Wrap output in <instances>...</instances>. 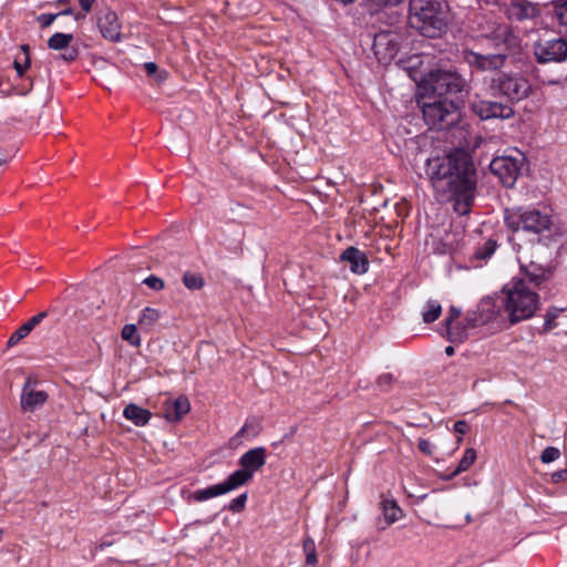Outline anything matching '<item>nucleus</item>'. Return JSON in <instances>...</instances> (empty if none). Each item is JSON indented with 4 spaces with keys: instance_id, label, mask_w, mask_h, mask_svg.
Returning a JSON list of instances; mask_svg holds the SVG:
<instances>
[{
    "instance_id": "nucleus-1",
    "label": "nucleus",
    "mask_w": 567,
    "mask_h": 567,
    "mask_svg": "<svg viewBox=\"0 0 567 567\" xmlns=\"http://www.w3.org/2000/svg\"><path fill=\"white\" fill-rule=\"evenodd\" d=\"M425 174L437 197L452 202L460 216L471 213L475 200L477 174L472 156L463 148L432 156L425 162Z\"/></svg>"
},
{
    "instance_id": "nucleus-2",
    "label": "nucleus",
    "mask_w": 567,
    "mask_h": 567,
    "mask_svg": "<svg viewBox=\"0 0 567 567\" xmlns=\"http://www.w3.org/2000/svg\"><path fill=\"white\" fill-rule=\"evenodd\" d=\"M504 223L513 233L523 231L537 237V241L548 246L558 236L549 214L533 206H518L504 210Z\"/></svg>"
},
{
    "instance_id": "nucleus-3",
    "label": "nucleus",
    "mask_w": 567,
    "mask_h": 567,
    "mask_svg": "<svg viewBox=\"0 0 567 567\" xmlns=\"http://www.w3.org/2000/svg\"><path fill=\"white\" fill-rule=\"evenodd\" d=\"M498 300L511 324L532 318L540 305L538 293L525 279L517 277L503 287Z\"/></svg>"
},
{
    "instance_id": "nucleus-4",
    "label": "nucleus",
    "mask_w": 567,
    "mask_h": 567,
    "mask_svg": "<svg viewBox=\"0 0 567 567\" xmlns=\"http://www.w3.org/2000/svg\"><path fill=\"white\" fill-rule=\"evenodd\" d=\"M421 86L441 100L456 101L461 107L471 91L467 80L456 70H432L424 76Z\"/></svg>"
},
{
    "instance_id": "nucleus-5",
    "label": "nucleus",
    "mask_w": 567,
    "mask_h": 567,
    "mask_svg": "<svg viewBox=\"0 0 567 567\" xmlns=\"http://www.w3.org/2000/svg\"><path fill=\"white\" fill-rule=\"evenodd\" d=\"M409 21L427 38H439L446 28L441 4L436 0H410Z\"/></svg>"
},
{
    "instance_id": "nucleus-6",
    "label": "nucleus",
    "mask_w": 567,
    "mask_h": 567,
    "mask_svg": "<svg viewBox=\"0 0 567 567\" xmlns=\"http://www.w3.org/2000/svg\"><path fill=\"white\" fill-rule=\"evenodd\" d=\"M488 86L493 96L503 97L509 105L533 94L529 79L520 72H499L491 79Z\"/></svg>"
},
{
    "instance_id": "nucleus-7",
    "label": "nucleus",
    "mask_w": 567,
    "mask_h": 567,
    "mask_svg": "<svg viewBox=\"0 0 567 567\" xmlns=\"http://www.w3.org/2000/svg\"><path fill=\"white\" fill-rule=\"evenodd\" d=\"M423 118L431 130L446 131L454 127L461 120V106L457 102H447L439 99L424 103L422 106Z\"/></svg>"
},
{
    "instance_id": "nucleus-8",
    "label": "nucleus",
    "mask_w": 567,
    "mask_h": 567,
    "mask_svg": "<svg viewBox=\"0 0 567 567\" xmlns=\"http://www.w3.org/2000/svg\"><path fill=\"white\" fill-rule=\"evenodd\" d=\"M267 450L262 446L254 447L245 452L238 460L240 468L236 470L229 475L235 486H240L249 483L255 473L261 470L266 464Z\"/></svg>"
},
{
    "instance_id": "nucleus-9",
    "label": "nucleus",
    "mask_w": 567,
    "mask_h": 567,
    "mask_svg": "<svg viewBox=\"0 0 567 567\" xmlns=\"http://www.w3.org/2000/svg\"><path fill=\"white\" fill-rule=\"evenodd\" d=\"M533 55L537 63H563L567 60V40L561 37L539 38L533 44Z\"/></svg>"
},
{
    "instance_id": "nucleus-10",
    "label": "nucleus",
    "mask_w": 567,
    "mask_h": 567,
    "mask_svg": "<svg viewBox=\"0 0 567 567\" xmlns=\"http://www.w3.org/2000/svg\"><path fill=\"white\" fill-rule=\"evenodd\" d=\"M471 109L483 121L493 118L508 120L515 115L513 106L508 103L484 100L480 95H475L471 103Z\"/></svg>"
},
{
    "instance_id": "nucleus-11",
    "label": "nucleus",
    "mask_w": 567,
    "mask_h": 567,
    "mask_svg": "<svg viewBox=\"0 0 567 567\" xmlns=\"http://www.w3.org/2000/svg\"><path fill=\"white\" fill-rule=\"evenodd\" d=\"M523 158L498 156L489 163L491 172L496 175L505 187H513L520 174Z\"/></svg>"
},
{
    "instance_id": "nucleus-12",
    "label": "nucleus",
    "mask_w": 567,
    "mask_h": 567,
    "mask_svg": "<svg viewBox=\"0 0 567 567\" xmlns=\"http://www.w3.org/2000/svg\"><path fill=\"white\" fill-rule=\"evenodd\" d=\"M487 38L498 53H507V58L519 53L522 49L519 37L508 24H498Z\"/></svg>"
},
{
    "instance_id": "nucleus-13",
    "label": "nucleus",
    "mask_w": 567,
    "mask_h": 567,
    "mask_svg": "<svg viewBox=\"0 0 567 567\" xmlns=\"http://www.w3.org/2000/svg\"><path fill=\"white\" fill-rule=\"evenodd\" d=\"M372 50L381 63H388L395 58L400 50L398 34L391 31H381L373 38Z\"/></svg>"
},
{
    "instance_id": "nucleus-14",
    "label": "nucleus",
    "mask_w": 567,
    "mask_h": 567,
    "mask_svg": "<svg viewBox=\"0 0 567 567\" xmlns=\"http://www.w3.org/2000/svg\"><path fill=\"white\" fill-rule=\"evenodd\" d=\"M48 400V393L33 377H28L21 393V406L24 411H34Z\"/></svg>"
},
{
    "instance_id": "nucleus-15",
    "label": "nucleus",
    "mask_w": 567,
    "mask_h": 567,
    "mask_svg": "<svg viewBox=\"0 0 567 567\" xmlns=\"http://www.w3.org/2000/svg\"><path fill=\"white\" fill-rule=\"evenodd\" d=\"M464 60L471 68L478 71H497L505 65L507 53L481 54L474 51H465Z\"/></svg>"
},
{
    "instance_id": "nucleus-16",
    "label": "nucleus",
    "mask_w": 567,
    "mask_h": 567,
    "mask_svg": "<svg viewBox=\"0 0 567 567\" xmlns=\"http://www.w3.org/2000/svg\"><path fill=\"white\" fill-rule=\"evenodd\" d=\"M477 310L484 324L489 322H499L506 318V313L504 312V308L501 305L498 297L496 299L492 297L483 298L477 305Z\"/></svg>"
},
{
    "instance_id": "nucleus-17",
    "label": "nucleus",
    "mask_w": 567,
    "mask_h": 567,
    "mask_svg": "<svg viewBox=\"0 0 567 567\" xmlns=\"http://www.w3.org/2000/svg\"><path fill=\"white\" fill-rule=\"evenodd\" d=\"M339 259L350 265V271L352 274L363 275L369 270L370 262L368 256L354 246L346 248Z\"/></svg>"
},
{
    "instance_id": "nucleus-18",
    "label": "nucleus",
    "mask_w": 567,
    "mask_h": 567,
    "mask_svg": "<svg viewBox=\"0 0 567 567\" xmlns=\"http://www.w3.org/2000/svg\"><path fill=\"white\" fill-rule=\"evenodd\" d=\"M72 40L73 35L71 33L58 32L48 40V47L52 50H63L60 58L66 62H71L78 56L76 49L70 47Z\"/></svg>"
},
{
    "instance_id": "nucleus-19",
    "label": "nucleus",
    "mask_w": 567,
    "mask_h": 567,
    "mask_svg": "<svg viewBox=\"0 0 567 567\" xmlns=\"http://www.w3.org/2000/svg\"><path fill=\"white\" fill-rule=\"evenodd\" d=\"M237 489L229 476L221 483L210 485L206 488L197 489L192 494L195 502H205L209 498L217 497Z\"/></svg>"
},
{
    "instance_id": "nucleus-20",
    "label": "nucleus",
    "mask_w": 567,
    "mask_h": 567,
    "mask_svg": "<svg viewBox=\"0 0 567 567\" xmlns=\"http://www.w3.org/2000/svg\"><path fill=\"white\" fill-rule=\"evenodd\" d=\"M190 410V403L187 396L179 395L175 400L165 402L164 416L169 422H178Z\"/></svg>"
},
{
    "instance_id": "nucleus-21",
    "label": "nucleus",
    "mask_w": 567,
    "mask_h": 567,
    "mask_svg": "<svg viewBox=\"0 0 567 567\" xmlns=\"http://www.w3.org/2000/svg\"><path fill=\"white\" fill-rule=\"evenodd\" d=\"M523 269L525 272L524 279H527L528 282L533 284L535 287H539L542 284L548 281L553 276L551 267H544L533 261Z\"/></svg>"
},
{
    "instance_id": "nucleus-22",
    "label": "nucleus",
    "mask_w": 567,
    "mask_h": 567,
    "mask_svg": "<svg viewBox=\"0 0 567 567\" xmlns=\"http://www.w3.org/2000/svg\"><path fill=\"white\" fill-rule=\"evenodd\" d=\"M48 316L45 311H42L27 322H24L19 329H17L8 340V346L12 347L20 342L23 338H25L38 324H40L43 319Z\"/></svg>"
},
{
    "instance_id": "nucleus-23",
    "label": "nucleus",
    "mask_w": 567,
    "mask_h": 567,
    "mask_svg": "<svg viewBox=\"0 0 567 567\" xmlns=\"http://www.w3.org/2000/svg\"><path fill=\"white\" fill-rule=\"evenodd\" d=\"M123 415L136 426H144L152 417L151 411L131 403L124 408Z\"/></svg>"
},
{
    "instance_id": "nucleus-24",
    "label": "nucleus",
    "mask_w": 567,
    "mask_h": 567,
    "mask_svg": "<svg viewBox=\"0 0 567 567\" xmlns=\"http://www.w3.org/2000/svg\"><path fill=\"white\" fill-rule=\"evenodd\" d=\"M447 340L452 343H462L468 337L470 327L465 321H457L446 324Z\"/></svg>"
},
{
    "instance_id": "nucleus-25",
    "label": "nucleus",
    "mask_w": 567,
    "mask_h": 567,
    "mask_svg": "<svg viewBox=\"0 0 567 567\" xmlns=\"http://www.w3.org/2000/svg\"><path fill=\"white\" fill-rule=\"evenodd\" d=\"M511 11L517 20L530 19L538 14L536 6L525 0H517L513 2Z\"/></svg>"
},
{
    "instance_id": "nucleus-26",
    "label": "nucleus",
    "mask_w": 567,
    "mask_h": 567,
    "mask_svg": "<svg viewBox=\"0 0 567 567\" xmlns=\"http://www.w3.org/2000/svg\"><path fill=\"white\" fill-rule=\"evenodd\" d=\"M476 456V451L473 447L466 449L457 466L446 476V478L451 480L457 476L458 474L467 471L475 462Z\"/></svg>"
},
{
    "instance_id": "nucleus-27",
    "label": "nucleus",
    "mask_w": 567,
    "mask_h": 567,
    "mask_svg": "<svg viewBox=\"0 0 567 567\" xmlns=\"http://www.w3.org/2000/svg\"><path fill=\"white\" fill-rule=\"evenodd\" d=\"M382 511L385 519V525L389 526L396 520H399L402 516V509L399 507L396 501L394 499H383Z\"/></svg>"
},
{
    "instance_id": "nucleus-28",
    "label": "nucleus",
    "mask_w": 567,
    "mask_h": 567,
    "mask_svg": "<svg viewBox=\"0 0 567 567\" xmlns=\"http://www.w3.org/2000/svg\"><path fill=\"white\" fill-rule=\"evenodd\" d=\"M442 313V306L437 300L430 299L426 301L422 311V320L425 323H432L436 321Z\"/></svg>"
},
{
    "instance_id": "nucleus-29",
    "label": "nucleus",
    "mask_w": 567,
    "mask_h": 567,
    "mask_svg": "<svg viewBox=\"0 0 567 567\" xmlns=\"http://www.w3.org/2000/svg\"><path fill=\"white\" fill-rule=\"evenodd\" d=\"M496 248H497V241L493 238H489L486 241H484L482 245H480L475 248L473 258L476 260L486 261L495 252Z\"/></svg>"
},
{
    "instance_id": "nucleus-30",
    "label": "nucleus",
    "mask_w": 567,
    "mask_h": 567,
    "mask_svg": "<svg viewBox=\"0 0 567 567\" xmlns=\"http://www.w3.org/2000/svg\"><path fill=\"white\" fill-rule=\"evenodd\" d=\"M566 309L565 308H558V307H550L548 308L545 320L542 330L539 331L542 334H546L550 332L553 329L557 327L556 319L563 313Z\"/></svg>"
},
{
    "instance_id": "nucleus-31",
    "label": "nucleus",
    "mask_w": 567,
    "mask_h": 567,
    "mask_svg": "<svg viewBox=\"0 0 567 567\" xmlns=\"http://www.w3.org/2000/svg\"><path fill=\"white\" fill-rule=\"evenodd\" d=\"M183 284L189 290H199L204 287L205 280L200 274L186 271L183 275Z\"/></svg>"
},
{
    "instance_id": "nucleus-32",
    "label": "nucleus",
    "mask_w": 567,
    "mask_h": 567,
    "mask_svg": "<svg viewBox=\"0 0 567 567\" xmlns=\"http://www.w3.org/2000/svg\"><path fill=\"white\" fill-rule=\"evenodd\" d=\"M554 13L564 29V32L567 34V0H555L553 1Z\"/></svg>"
},
{
    "instance_id": "nucleus-33",
    "label": "nucleus",
    "mask_w": 567,
    "mask_h": 567,
    "mask_svg": "<svg viewBox=\"0 0 567 567\" xmlns=\"http://www.w3.org/2000/svg\"><path fill=\"white\" fill-rule=\"evenodd\" d=\"M302 547L306 554V565L315 567L318 563L315 540L311 537H307L303 540Z\"/></svg>"
},
{
    "instance_id": "nucleus-34",
    "label": "nucleus",
    "mask_w": 567,
    "mask_h": 567,
    "mask_svg": "<svg viewBox=\"0 0 567 567\" xmlns=\"http://www.w3.org/2000/svg\"><path fill=\"white\" fill-rule=\"evenodd\" d=\"M121 336L123 340L127 341L133 347H138L141 344V338L135 324H125L122 329Z\"/></svg>"
},
{
    "instance_id": "nucleus-35",
    "label": "nucleus",
    "mask_w": 567,
    "mask_h": 567,
    "mask_svg": "<svg viewBox=\"0 0 567 567\" xmlns=\"http://www.w3.org/2000/svg\"><path fill=\"white\" fill-rule=\"evenodd\" d=\"M161 317V313L157 309L146 307L142 310L138 322L141 324L152 326Z\"/></svg>"
},
{
    "instance_id": "nucleus-36",
    "label": "nucleus",
    "mask_w": 567,
    "mask_h": 567,
    "mask_svg": "<svg viewBox=\"0 0 567 567\" xmlns=\"http://www.w3.org/2000/svg\"><path fill=\"white\" fill-rule=\"evenodd\" d=\"M120 24L117 23V16L114 12L109 11V40L110 41H120L121 32Z\"/></svg>"
},
{
    "instance_id": "nucleus-37",
    "label": "nucleus",
    "mask_w": 567,
    "mask_h": 567,
    "mask_svg": "<svg viewBox=\"0 0 567 567\" xmlns=\"http://www.w3.org/2000/svg\"><path fill=\"white\" fill-rule=\"evenodd\" d=\"M247 499H248L247 493H243V494L238 495L237 497H235L234 499H231L226 508L233 513H240L245 509Z\"/></svg>"
},
{
    "instance_id": "nucleus-38",
    "label": "nucleus",
    "mask_w": 567,
    "mask_h": 567,
    "mask_svg": "<svg viewBox=\"0 0 567 567\" xmlns=\"http://www.w3.org/2000/svg\"><path fill=\"white\" fill-rule=\"evenodd\" d=\"M464 321L470 327V329L485 326L483 320L481 319L477 308L475 310L467 311Z\"/></svg>"
},
{
    "instance_id": "nucleus-39",
    "label": "nucleus",
    "mask_w": 567,
    "mask_h": 567,
    "mask_svg": "<svg viewBox=\"0 0 567 567\" xmlns=\"http://www.w3.org/2000/svg\"><path fill=\"white\" fill-rule=\"evenodd\" d=\"M560 456V451L557 447L554 446H547L540 455V461L543 463H551L556 460H558Z\"/></svg>"
},
{
    "instance_id": "nucleus-40",
    "label": "nucleus",
    "mask_w": 567,
    "mask_h": 567,
    "mask_svg": "<svg viewBox=\"0 0 567 567\" xmlns=\"http://www.w3.org/2000/svg\"><path fill=\"white\" fill-rule=\"evenodd\" d=\"M143 284L146 285L150 289L155 290V291H161L165 287L164 280L155 275H151V276L146 277L143 280Z\"/></svg>"
},
{
    "instance_id": "nucleus-41",
    "label": "nucleus",
    "mask_w": 567,
    "mask_h": 567,
    "mask_svg": "<svg viewBox=\"0 0 567 567\" xmlns=\"http://www.w3.org/2000/svg\"><path fill=\"white\" fill-rule=\"evenodd\" d=\"M393 382L394 377L391 373H383L377 380L378 386L384 392H388L392 389Z\"/></svg>"
},
{
    "instance_id": "nucleus-42",
    "label": "nucleus",
    "mask_w": 567,
    "mask_h": 567,
    "mask_svg": "<svg viewBox=\"0 0 567 567\" xmlns=\"http://www.w3.org/2000/svg\"><path fill=\"white\" fill-rule=\"evenodd\" d=\"M417 447L423 454H425L427 456L433 455V453L435 451L434 444L426 439H420L419 443H417Z\"/></svg>"
},
{
    "instance_id": "nucleus-43",
    "label": "nucleus",
    "mask_w": 567,
    "mask_h": 567,
    "mask_svg": "<svg viewBox=\"0 0 567 567\" xmlns=\"http://www.w3.org/2000/svg\"><path fill=\"white\" fill-rule=\"evenodd\" d=\"M454 432L457 434V442H462V436L468 431V424L464 420H458L453 425Z\"/></svg>"
},
{
    "instance_id": "nucleus-44",
    "label": "nucleus",
    "mask_w": 567,
    "mask_h": 567,
    "mask_svg": "<svg viewBox=\"0 0 567 567\" xmlns=\"http://www.w3.org/2000/svg\"><path fill=\"white\" fill-rule=\"evenodd\" d=\"M56 17H59V14L43 13V14H40L37 20L42 28H48L54 22Z\"/></svg>"
},
{
    "instance_id": "nucleus-45",
    "label": "nucleus",
    "mask_w": 567,
    "mask_h": 567,
    "mask_svg": "<svg viewBox=\"0 0 567 567\" xmlns=\"http://www.w3.org/2000/svg\"><path fill=\"white\" fill-rule=\"evenodd\" d=\"M532 74L535 79H537L540 83L543 84H548V85H554V84H557L558 83V79L557 78H551V76H542L539 74V70L538 69H534L532 71Z\"/></svg>"
},
{
    "instance_id": "nucleus-46",
    "label": "nucleus",
    "mask_w": 567,
    "mask_h": 567,
    "mask_svg": "<svg viewBox=\"0 0 567 567\" xmlns=\"http://www.w3.org/2000/svg\"><path fill=\"white\" fill-rule=\"evenodd\" d=\"M461 316V309L451 306L447 311V317L445 318V326L454 322Z\"/></svg>"
},
{
    "instance_id": "nucleus-47",
    "label": "nucleus",
    "mask_w": 567,
    "mask_h": 567,
    "mask_svg": "<svg viewBox=\"0 0 567 567\" xmlns=\"http://www.w3.org/2000/svg\"><path fill=\"white\" fill-rule=\"evenodd\" d=\"M567 481V468L556 471L551 474V482L557 484Z\"/></svg>"
},
{
    "instance_id": "nucleus-48",
    "label": "nucleus",
    "mask_w": 567,
    "mask_h": 567,
    "mask_svg": "<svg viewBox=\"0 0 567 567\" xmlns=\"http://www.w3.org/2000/svg\"><path fill=\"white\" fill-rule=\"evenodd\" d=\"M372 3H374L377 7H388V6H398L403 0H370Z\"/></svg>"
},
{
    "instance_id": "nucleus-49",
    "label": "nucleus",
    "mask_w": 567,
    "mask_h": 567,
    "mask_svg": "<svg viewBox=\"0 0 567 567\" xmlns=\"http://www.w3.org/2000/svg\"><path fill=\"white\" fill-rule=\"evenodd\" d=\"M144 69L146 71L147 75L152 76V75H154L157 72L158 66H157V64L155 62H146L144 64Z\"/></svg>"
},
{
    "instance_id": "nucleus-50",
    "label": "nucleus",
    "mask_w": 567,
    "mask_h": 567,
    "mask_svg": "<svg viewBox=\"0 0 567 567\" xmlns=\"http://www.w3.org/2000/svg\"><path fill=\"white\" fill-rule=\"evenodd\" d=\"M29 66V60L27 59L25 63L22 64L20 62H14V68L19 76H22L27 68Z\"/></svg>"
},
{
    "instance_id": "nucleus-51",
    "label": "nucleus",
    "mask_w": 567,
    "mask_h": 567,
    "mask_svg": "<svg viewBox=\"0 0 567 567\" xmlns=\"http://www.w3.org/2000/svg\"><path fill=\"white\" fill-rule=\"evenodd\" d=\"M95 0H79L80 2V6L81 8L85 11V12H89L92 8V4Z\"/></svg>"
},
{
    "instance_id": "nucleus-52",
    "label": "nucleus",
    "mask_w": 567,
    "mask_h": 567,
    "mask_svg": "<svg viewBox=\"0 0 567 567\" xmlns=\"http://www.w3.org/2000/svg\"><path fill=\"white\" fill-rule=\"evenodd\" d=\"M73 13V10L71 8H66L64 10H62L61 12H59L58 14L59 16H70Z\"/></svg>"
},
{
    "instance_id": "nucleus-53",
    "label": "nucleus",
    "mask_w": 567,
    "mask_h": 567,
    "mask_svg": "<svg viewBox=\"0 0 567 567\" xmlns=\"http://www.w3.org/2000/svg\"><path fill=\"white\" fill-rule=\"evenodd\" d=\"M454 351H455V350H454V348H453L452 346H449V347H446V348H445V353H446L447 355H453V354H454Z\"/></svg>"
},
{
    "instance_id": "nucleus-54",
    "label": "nucleus",
    "mask_w": 567,
    "mask_h": 567,
    "mask_svg": "<svg viewBox=\"0 0 567 567\" xmlns=\"http://www.w3.org/2000/svg\"><path fill=\"white\" fill-rule=\"evenodd\" d=\"M246 427H247V424L245 426L241 427L240 430V433L245 432L246 431Z\"/></svg>"
},
{
    "instance_id": "nucleus-55",
    "label": "nucleus",
    "mask_w": 567,
    "mask_h": 567,
    "mask_svg": "<svg viewBox=\"0 0 567 567\" xmlns=\"http://www.w3.org/2000/svg\"><path fill=\"white\" fill-rule=\"evenodd\" d=\"M2 536H3V529H0V540L2 539Z\"/></svg>"
},
{
    "instance_id": "nucleus-56",
    "label": "nucleus",
    "mask_w": 567,
    "mask_h": 567,
    "mask_svg": "<svg viewBox=\"0 0 567 567\" xmlns=\"http://www.w3.org/2000/svg\"><path fill=\"white\" fill-rule=\"evenodd\" d=\"M68 0H59V2L63 3V2H66Z\"/></svg>"
}]
</instances>
